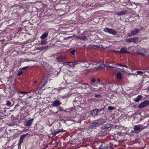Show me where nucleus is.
I'll use <instances>...</instances> for the list:
<instances>
[{"instance_id":"1","label":"nucleus","mask_w":149,"mask_h":149,"mask_svg":"<svg viewBox=\"0 0 149 149\" xmlns=\"http://www.w3.org/2000/svg\"><path fill=\"white\" fill-rule=\"evenodd\" d=\"M83 66L87 68H89L88 70H91L93 68L94 64L91 61H84L83 63Z\"/></svg>"},{"instance_id":"2","label":"nucleus","mask_w":149,"mask_h":149,"mask_svg":"<svg viewBox=\"0 0 149 149\" xmlns=\"http://www.w3.org/2000/svg\"><path fill=\"white\" fill-rule=\"evenodd\" d=\"M104 31L106 32H107L109 34H111L113 35H115L116 34V31L111 28H105L104 29Z\"/></svg>"},{"instance_id":"3","label":"nucleus","mask_w":149,"mask_h":149,"mask_svg":"<svg viewBox=\"0 0 149 149\" xmlns=\"http://www.w3.org/2000/svg\"><path fill=\"white\" fill-rule=\"evenodd\" d=\"M148 105H149V100H145L140 104L138 106V108L139 109L143 108Z\"/></svg>"},{"instance_id":"4","label":"nucleus","mask_w":149,"mask_h":149,"mask_svg":"<svg viewBox=\"0 0 149 149\" xmlns=\"http://www.w3.org/2000/svg\"><path fill=\"white\" fill-rule=\"evenodd\" d=\"M112 126L111 124L107 123L106 124L103 125L102 127L101 132L105 131V130H107L111 127Z\"/></svg>"},{"instance_id":"5","label":"nucleus","mask_w":149,"mask_h":149,"mask_svg":"<svg viewBox=\"0 0 149 149\" xmlns=\"http://www.w3.org/2000/svg\"><path fill=\"white\" fill-rule=\"evenodd\" d=\"M140 32V30L139 29H134L133 30H131L130 31V33H128V36L129 37H131L132 36Z\"/></svg>"},{"instance_id":"6","label":"nucleus","mask_w":149,"mask_h":149,"mask_svg":"<svg viewBox=\"0 0 149 149\" xmlns=\"http://www.w3.org/2000/svg\"><path fill=\"white\" fill-rule=\"evenodd\" d=\"M29 134L28 133H26L25 134H24L20 136V140L19 142V145L21 144L23 142V140L24 139L26 138V136L29 135Z\"/></svg>"},{"instance_id":"7","label":"nucleus","mask_w":149,"mask_h":149,"mask_svg":"<svg viewBox=\"0 0 149 149\" xmlns=\"http://www.w3.org/2000/svg\"><path fill=\"white\" fill-rule=\"evenodd\" d=\"M62 104V103L60 101L58 100H54L52 104H51L52 107H58L60 105Z\"/></svg>"},{"instance_id":"8","label":"nucleus","mask_w":149,"mask_h":149,"mask_svg":"<svg viewBox=\"0 0 149 149\" xmlns=\"http://www.w3.org/2000/svg\"><path fill=\"white\" fill-rule=\"evenodd\" d=\"M141 51L143 53L141 52L140 51H138L136 53L138 55H140L144 57L145 56L144 54L147 52L146 49L145 48H143L141 49Z\"/></svg>"},{"instance_id":"9","label":"nucleus","mask_w":149,"mask_h":149,"mask_svg":"<svg viewBox=\"0 0 149 149\" xmlns=\"http://www.w3.org/2000/svg\"><path fill=\"white\" fill-rule=\"evenodd\" d=\"M80 61H75L74 62H70L69 63L68 65L70 67H74L76 65L80 63H81Z\"/></svg>"},{"instance_id":"10","label":"nucleus","mask_w":149,"mask_h":149,"mask_svg":"<svg viewBox=\"0 0 149 149\" xmlns=\"http://www.w3.org/2000/svg\"><path fill=\"white\" fill-rule=\"evenodd\" d=\"M127 13V11L126 10H123L120 11L115 12V14L118 15H123Z\"/></svg>"},{"instance_id":"11","label":"nucleus","mask_w":149,"mask_h":149,"mask_svg":"<svg viewBox=\"0 0 149 149\" xmlns=\"http://www.w3.org/2000/svg\"><path fill=\"white\" fill-rule=\"evenodd\" d=\"M65 131V130L63 129L58 130H55L52 132V134L53 135H55L57 134H58L60 132H63Z\"/></svg>"},{"instance_id":"12","label":"nucleus","mask_w":149,"mask_h":149,"mask_svg":"<svg viewBox=\"0 0 149 149\" xmlns=\"http://www.w3.org/2000/svg\"><path fill=\"white\" fill-rule=\"evenodd\" d=\"M99 126V123L97 122H93L91 124L90 127L91 128H93Z\"/></svg>"},{"instance_id":"13","label":"nucleus","mask_w":149,"mask_h":149,"mask_svg":"<svg viewBox=\"0 0 149 149\" xmlns=\"http://www.w3.org/2000/svg\"><path fill=\"white\" fill-rule=\"evenodd\" d=\"M99 110L97 109H93L90 111V113L93 116H95L98 113Z\"/></svg>"},{"instance_id":"14","label":"nucleus","mask_w":149,"mask_h":149,"mask_svg":"<svg viewBox=\"0 0 149 149\" xmlns=\"http://www.w3.org/2000/svg\"><path fill=\"white\" fill-rule=\"evenodd\" d=\"M33 121V119L29 120L25 123V125L26 126L29 127L31 125Z\"/></svg>"},{"instance_id":"15","label":"nucleus","mask_w":149,"mask_h":149,"mask_svg":"<svg viewBox=\"0 0 149 149\" xmlns=\"http://www.w3.org/2000/svg\"><path fill=\"white\" fill-rule=\"evenodd\" d=\"M120 52L121 53H129V52L127 51V49L125 47L121 48L120 49Z\"/></svg>"},{"instance_id":"16","label":"nucleus","mask_w":149,"mask_h":149,"mask_svg":"<svg viewBox=\"0 0 149 149\" xmlns=\"http://www.w3.org/2000/svg\"><path fill=\"white\" fill-rule=\"evenodd\" d=\"M142 97L141 95H139L136 98L134 99V101L135 102H138L142 98Z\"/></svg>"},{"instance_id":"17","label":"nucleus","mask_w":149,"mask_h":149,"mask_svg":"<svg viewBox=\"0 0 149 149\" xmlns=\"http://www.w3.org/2000/svg\"><path fill=\"white\" fill-rule=\"evenodd\" d=\"M77 38L81 41H84L87 39V37L85 36H78L77 37Z\"/></svg>"},{"instance_id":"18","label":"nucleus","mask_w":149,"mask_h":149,"mask_svg":"<svg viewBox=\"0 0 149 149\" xmlns=\"http://www.w3.org/2000/svg\"><path fill=\"white\" fill-rule=\"evenodd\" d=\"M141 128V126L140 125H135L134 128V130L135 131H139L140 130Z\"/></svg>"},{"instance_id":"19","label":"nucleus","mask_w":149,"mask_h":149,"mask_svg":"<svg viewBox=\"0 0 149 149\" xmlns=\"http://www.w3.org/2000/svg\"><path fill=\"white\" fill-rule=\"evenodd\" d=\"M56 59L58 62L60 63L63 62L64 61V58L62 56H58L56 57Z\"/></svg>"},{"instance_id":"20","label":"nucleus","mask_w":149,"mask_h":149,"mask_svg":"<svg viewBox=\"0 0 149 149\" xmlns=\"http://www.w3.org/2000/svg\"><path fill=\"white\" fill-rule=\"evenodd\" d=\"M131 42H133V43H135L138 42V38L136 37L131 38Z\"/></svg>"},{"instance_id":"21","label":"nucleus","mask_w":149,"mask_h":149,"mask_svg":"<svg viewBox=\"0 0 149 149\" xmlns=\"http://www.w3.org/2000/svg\"><path fill=\"white\" fill-rule=\"evenodd\" d=\"M48 35V33L45 32L42 34L40 37V38L41 39H43L47 37Z\"/></svg>"},{"instance_id":"22","label":"nucleus","mask_w":149,"mask_h":149,"mask_svg":"<svg viewBox=\"0 0 149 149\" xmlns=\"http://www.w3.org/2000/svg\"><path fill=\"white\" fill-rule=\"evenodd\" d=\"M117 78L118 79H121L122 77V74L120 72H118L116 74Z\"/></svg>"},{"instance_id":"23","label":"nucleus","mask_w":149,"mask_h":149,"mask_svg":"<svg viewBox=\"0 0 149 149\" xmlns=\"http://www.w3.org/2000/svg\"><path fill=\"white\" fill-rule=\"evenodd\" d=\"M6 105L8 107H11L13 106V105H12V103L11 102H10V101H9L8 100H6Z\"/></svg>"},{"instance_id":"24","label":"nucleus","mask_w":149,"mask_h":149,"mask_svg":"<svg viewBox=\"0 0 149 149\" xmlns=\"http://www.w3.org/2000/svg\"><path fill=\"white\" fill-rule=\"evenodd\" d=\"M49 47V46H45L44 47H42L39 48L38 49L41 51H42L44 50L48 49Z\"/></svg>"},{"instance_id":"25","label":"nucleus","mask_w":149,"mask_h":149,"mask_svg":"<svg viewBox=\"0 0 149 149\" xmlns=\"http://www.w3.org/2000/svg\"><path fill=\"white\" fill-rule=\"evenodd\" d=\"M103 149H114V148L113 147L107 145L104 146Z\"/></svg>"},{"instance_id":"26","label":"nucleus","mask_w":149,"mask_h":149,"mask_svg":"<svg viewBox=\"0 0 149 149\" xmlns=\"http://www.w3.org/2000/svg\"><path fill=\"white\" fill-rule=\"evenodd\" d=\"M89 86L88 84H84L83 86L82 87L84 89H87V88H89Z\"/></svg>"},{"instance_id":"27","label":"nucleus","mask_w":149,"mask_h":149,"mask_svg":"<svg viewBox=\"0 0 149 149\" xmlns=\"http://www.w3.org/2000/svg\"><path fill=\"white\" fill-rule=\"evenodd\" d=\"M47 42L46 40H42L41 41V43L40 44V45H45L47 43Z\"/></svg>"},{"instance_id":"28","label":"nucleus","mask_w":149,"mask_h":149,"mask_svg":"<svg viewBox=\"0 0 149 149\" xmlns=\"http://www.w3.org/2000/svg\"><path fill=\"white\" fill-rule=\"evenodd\" d=\"M45 83H43L39 87V90H41L44 86L45 85Z\"/></svg>"},{"instance_id":"29","label":"nucleus","mask_w":149,"mask_h":149,"mask_svg":"<svg viewBox=\"0 0 149 149\" xmlns=\"http://www.w3.org/2000/svg\"><path fill=\"white\" fill-rule=\"evenodd\" d=\"M93 46L92 47L93 48H94V47H95L96 48H99L100 47V45H92Z\"/></svg>"},{"instance_id":"30","label":"nucleus","mask_w":149,"mask_h":149,"mask_svg":"<svg viewBox=\"0 0 149 149\" xmlns=\"http://www.w3.org/2000/svg\"><path fill=\"white\" fill-rule=\"evenodd\" d=\"M108 109L109 110H112L114 109V107L112 106H109L108 107Z\"/></svg>"},{"instance_id":"31","label":"nucleus","mask_w":149,"mask_h":149,"mask_svg":"<svg viewBox=\"0 0 149 149\" xmlns=\"http://www.w3.org/2000/svg\"><path fill=\"white\" fill-rule=\"evenodd\" d=\"M109 132V131H108V130H105V131H103L101 132L102 133H103L104 134L103 135H105L106 134H107Z\"/></svg>"},{"instance_id":"32","label":"nucleus","mask_w":149,"mask_h":149,"mask_svg":"<svg viewBox=\"0 0 149 149\" xmlns=\"http://www.w3.org/2000/svg\"><path fill=\"white\" fill-rule=\"evenodd\" d=\"M131 38H127L125 40V41L126 42H131Z\"/></svg>"},{"instance_id":"33","label":"nucleus","mask_w":149,"mask_h":149,"mask_svg":"<svg viewBox=\"0 0 149 149\" xmlns=\"http://www.w3.org/2000/svg\"><path fill=\"white\" fill-rule=\"evenodd\" d=\"M136 73H137V74H143V72L141 71H137Z\"/></svg>"},{"instance_id":"34","label":"nucleus","mask_w":149,"mask_h":149,"mask_svg":"<svg viewBox=\"0 0 149 149\" xmlns=\"http://www.w3.org/2000/svg\"><path fill=\"white\" fill-rule=\"evenodd\" d=\"M31 60H30L28 58H25L24 59V60L22 61V62H24V61H27L29 62L31 61Z\"/></svg>"},{"instance_id":"35","label":"nucleus","mask_w":149,"mask_h":149,"mask_svg":"<svg viewBox=\"0 0 149 149\" xmlns=\"http://www.w3.org/2000/svg\"><path fill=\"white\" fill-rule=\"evenodd\" d=\"M75 49H73L72 51L71 52V54L72 55H74L75 54Z\"/></svg>"},{"instance_id":"36","label":"nucleus","mask_w":149,"mask_h":149,"mask_svg":"<svg viewBox=\"0 0 149 149\" xmlns=\"http://www.w3.org/2000/svg\"><path fill=\"white\" fill-rule=\"evenodd\" d=\"M27 92H24V91H20L19 92V93L22 94H27Z\"/></svg>"},{"instance_id":"37","label":"nucleus","mask_w":149,"mask_h":149,"mask_svg":"<svg viewBox=\"0 0 149 149\" xmlns=\"http://www.w3.org/2000/svg\"><path fill=\"white\" fill-rule=\"evenodd\" d=\"M95 97L98 98H100L101 97V96L100 94H97L95 95Z\"/></svg>"},{"instance_id":"38","label":"nucleus","mask_w":149,"mask_h":149,"mask_svg":"<svg viewBox=\"0 0 149 149\" xmlns=\"http://www.w3.org/2000/svg\"><path fill=\"white\" fill-rule=\"evenodd\" d=\"M91 82L92 83H94L96 81V80L94 78H92L91 79Z\"/></svg>"},{"instance_id":"39","label":"nucleus","mask_w":149,"mask_h":149,"mask_svg":"<svg viewBox=\"0 0 149 149\" xmlns=\"http://www.w3.org/2000/svg\"><path fill=\"white\" fill-rule=\"evenodd\" d=\"M63 109L61 107H60L59 108L58 110V111H63Z\"/></svg>"},{"instance_id":"40","label":"nucleus","mask_w":149,"mask_h":149,"mask_svg":"<svg viewBox=\"0 0 149 149\" xmlns=\"http://www.w3.org/2000/svg\"><path fill=\"white\" fill-rule=\"evenodd\" d=\"M28 68V66H25V67H23L22 68H20V69H21L22 70H24Z\"/></svg>"},{"instance_id":"41","label":"nucleus","mask_w":149,"mask_h":149,"mask_svg":"<svg viewBox=\"0 0 149 149\" xmlns=\"http://www.w3.org/2000/svg\"><path fill=\"white\" fill-rule=\"evenodd\" d=\"M23 73V72L22 71H20L19 72L18 74V75L19 76H20Z\"/></svg>"},{"instance_id":"42","label":"nucleus","mask_w":149,"mask_h":149,"mask_svg":"<svg viewBox=\"0 0 149 149\" xmlns=\"http://www.w3.org/2000/svg\"><path fill=\"white\" fill-rule=\"evenodd\" d=\"M117 65L118 66H120V67H122L123 66V64H119V63H117Z\"/></svg>"},{"instance_id":"43","label":"nucleus","mask_w":149,"mask_h":149,"mask_svg":"<svg viewBox=\"0 0 149 149\" xmlns=\"http://www.w3.org/2000/svg\"><path fill=\"white\" fill-rule=\"evenodd\" d=\"M106 67H109V68H114V67H113V66H111L110 65H107L106 66Z\"/></svg>"},{"instance_id":"44","label":"nucleus","mask_w":149,"mask_h":149,"mask_svg":"<svg viewBox=\"0 0 149 149\" xmlns=\"http://www.w3.org/2000/svg\"><path fill=\"white\" fill-rule=\"evenodd\" d=\"M87 47V45H85L83 46V48L85 49Z\"/></svg>"},{"instance_id":"45","label":"nucleus","mask_w":149,"mask_h":149,"mask_svg":"<svg viewBox=\"0 0 149 149\" xmlns=\"http://www.w3.org/2000/svg\"><path fill=\"white\" fill-rule=\"evenodd\" d=\"M116 53H121V52H120V51H116Z\"/></svg>"},{"instance_id":"46","label":"nucleus","mask_w":149,"mask_h":149,"mask_svg":"<svg viewBox=\"0 0 149 149\" xmlns=\"http://www.w3.org/2000/svg\"><path fill=\"white\" fill-rule=\"evenodd\" d=\"M100 79H97V82H100Z\"/></svg>"},{"instance_id":"47","label":"nucleus","mask_w":149,"mask_h":149,"mask_svg":"<svg viewBox=\"0 0 149 149\" xmlns=\"http://www.w3.org/2000/svg\"><path fill=\"white\" fill-rule=\"evenodd\" d=\"M97 87L98 86H97V85H95L94 88H97Z\"/></svg>"},{"instance_id":"48","label":"nucleus","mask_w":149,"mask_h":149,"mask_svg":"<svg viewBox=\"0 0 149 149\" xmlns=\"http://www.w3.org/2000/svg\"><path fill=\"white\" fill-rule=\"evenodd\" d=\"M123 67H125V68H127V65H123Z\"/></svg>"},{"instance_id":"49","label":"nucleus","mask_w":149,"mask_h":149,"mask_svg":"<svg viewBox=\"0 0 149 149\" xmlns=\"http://www.w3.org/2000/svg\"><path fill=\"white\" fill-rule=\"evenodd\" d=\"M33 83L34 84H36L37 83V81H34L33 82Z\"/></svg>"},{"instance_id":"50","label":"nucleus","mask_w":149,"mask_h":149,"mask_svg":"<svg viewBox=\"0 0 149 149\" xmlns=\"http://www.w3.org/2000/svg\"><path fill=\"white\" fill-rule=\"evenodd\" d=\"M113 146H114L115 148H116L117 147V146L116 145H114Z\"/></svg>"},{"instance_id":"51","label":"nucleus","mask_w":149,"mask_h":149,"mask_svg":"<svg viewBox=\"0 0 149 149\" xmlns=\"http://www.w3.org/2000/svg\"><path fill=\"white\" fill-rule=\"evenodd\" d=\"M98 149H103V148H99Z\"/></svg>"},{"instance_id":"52","label":"nucleus","mask_w":149,"mask_h":149,"mask_svg":"<svg viewBox=\"0 0 149 149\" xmlns=\"http://www.w3.org/2000/svg\"><path fill=\"white\" fill-rule=\"evenodd\" d=\"M99 109L100 110V111H101L102 110V109Z\"/></svg>"},{"instance_id":"53","label":"nucleus","mask_w":149,"mask_h":149,"mask_svg":"<svg viewBox=\"0 0 149 149\" xmlns=\"http://www.w3.org/2000/svg\"><path fill=\"white\" fill-rule=\"evenodd\" d=\"M61 126V123H60L59 126Z\"/></svg>"}]
</instances>
